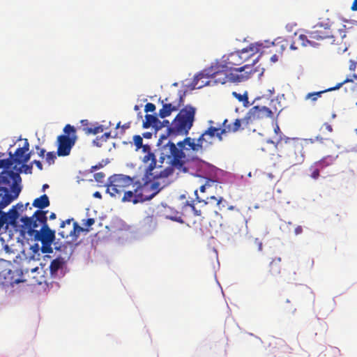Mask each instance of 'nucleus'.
Instances as JSON below:
<instances>
[{
    "label": "nucleus",
    "instance_id": "14",
    "mask_svg": "<svg viewBox=\"0 0 357 357\" xmlns=\"http://www.w3.org/2000/svg\"><path fill=\"white\" fill-rule=\"evenodd\" d=\"M183 97L184 94H180L178 100L172 103L168 102L167 98H165L164 100H162V107L159 110V116L162 119H164L165 117L169 116L172 112H176L178 110L179 108L183 105Z\"/></svg>",
    "mask_w": 357,
    "mask_h": 357
},
{
    "label": "nucleus",
    "instance_id": "30",
    "mask_svg": "<svg viewBox=\"0 0 357 357\" xmlns=\"http://www.w3.org/2000/svg\"><path fill=\"white\" fill-rule=\"evenodd\" d=\"M84 230V229L82 227L79 226L77 222H75L72 229H70L68 231L64 230L60 231L59 232V235L63 238H67L68 236H73L75 235L76 233H77L78 235L81 231Z\"/></svg>",
    "mask_w": 357,
    "mask_h": 357
},
{
    "label": "nucleus",
    "instance_id": "2",
    "mask_svg": "<svg viewBox=\"0 0 357 357\" xmlns=\"http://www.w3.org/2000/svg\"><path fill=\"white\" fill-rule=\"evenodd\" d=\"M196 108L190 105H185L180 109L171 124L168 120L161 122L162 127H167V135H187L193 126L195 120Z\"/></svg>",
    "mask_w": 357,
    "mask_h": 357
},
{
    "label": "nucleus",
    "instance_id": "20",
    "mask_svg": "<svg viewBox=\"0 0 357 357\" xmlns=\"http://www.w3.org/2000/svg\"><path fill=\"white\" fill-rule=\"evenodd\" d=\"M195 195H197V190H195ZM209 199L216 201L217 205H219L221 203V202L223 200V198L222 197H220L219 199H217L215 196H211L210 197H207L206 200H205V199H200L199 197L198 196H197L196 200H197V203L201 204H202L201 206L204 207V209L203 210L197 209V208L195 207V205L190 204V206H191L192 210L193 211L194 214L195 215L202 216L203 215H206L208 213V211H207L206 208H207V206L208 204V199Z\"/></svg>",
    "mask_w": 357,
    "mask_h": 357
},
{
    "label": "nucleus",
    "instance_id": "60",
    "mask_svg": "<svg viewBox=\"0 0 357 357\" xmlns=\"http://www.w3.org/2000/svg\"><path fill=\"white\" fill-rule=\"evenodd\" d=\"M278 60V57L276 54H273L271 57V61L272 62H276Z\"/></svg>",
    "mask_w": 357,
    "mask_h": 357
},
{
    "label": "nucleus",
    "instance_id": "47",
    "mask_svg": "<svg viewBox=\"0 0 357 357\" xmlns=\"http://www.w3.org/2000/svg\"><path fill=\"white\" fill-rule=\"evenodd\" d=\"M11 208H14L15 211H20V212H23L25 211L24 204L22 203H17L16 205L13 206Z\"/></svg>",
    "mask_w": 357,
    "mask_h": 357
},
{
    "label": "nucleus",
    "instance_id": "34",
    "mask_svg": "<svg viewBox=\"0 0 357 357\" xmlns=\"http://www.w3.org/2000/svg\"><path fill=\"white\" fill-rule=\"evenodd\" d=\"M30 250L32 251L31 258L33 260H39L40 257V252H41V247H40L39 244L36 243L32 245Z\"/></svg>",
    "mask_w": 357,
    "mask_h": 357
},
{
    "label": "nucleus",
    "instance_id": "21",
    "mask_svg": "<svg viewBox=\"0 0 357 357\" xmlns=\"http://www.w3.org/2000/svg\"><path fill=\"white\" fill-rule=\"evenodd\" d=\"M208 73V68H206L194 77L192 82L193 89H201L212 82L211 75Z\"/></svg>",
    "mask_w": 357,
    "mask_h": 357
},
{
    "label": "nucleus",
    "instance_id": "49",
    "mask_svg": "<svg viewBox=\"0 0 357 357\" xmlns=\"http://www.w3.org/2000/svg\"><path fill=\"white\" fill-rule=\"evenodd\" d=\"M141 148L142 149V151L144 153H148L149 152H152L151 146L149 144H143Z\"/></svg>",
    "mask_w": 357,
    "mask_h": 357
},
{
    "label": "nucleus",
    "instance_id": "13",
    "mask_svg": "<svg viewBox=\"0 0 357 357\" xmlns=\"http://www.w3.org/2000/svg\"><path fill=\"white\" fill-rule=\"evenodd\" d=\"M177 146L183 149L184 151H192L195 153L202 152L204 148H206L200 137L197 139L186 137L183 141L178 142Z\"/></svg>",
    "mask_w": 357,
    "mask_h": 357
},
{
    "label": "nucleus",
    "instance_id": "25",
    "mask_svg": "<svg viewBox=\"0 0 357 357\" xmlns=\"http://www.w3.org/2000/svg\"><path fill=\"white\" fill-rule=\"evenodd\" d=\"M142 161L144 163L150 162L148 167L146 168L144 176L149 178V176H152V171L156 167V159L153 152H149L145 153L143 157Z\"/></svg>",
    "mask_w": 357,
    "mask_h": 357
},
{
    "label": "nucleus",
    "instance_id": "63",
    "mask_svg": "<svg viewBox=\"0 0 357 357\" xmlns=\"http://www.w3.org/2000/svg\"><path fill=\"white\" fill-rule=\"evenodd\" d=\"M93 196L95 197H97V198H101L102 196H101V194L99 192H96L94 194H93Z\"/></svg>",
    "mask_w": 357,
    "mask_h": 357
},
{
    "label": "nucleus",
    "instance_id": "5",
    "mask_svg": "<svg viewBox=\"0 0 357 357\" xmlns=\"http://www.w3.org/2000/svg\"><path fill=\"white\" fill-rule=\"evenodd\" d=\"M47 211L37 210L31 217H22V224L19 226V231L22 238H26V232H33L39 227L47 225Z\"/></svg>",
    "mask_w": 357,
    "mask_h": 357
},
{
    "label": "nucleus",
    "instance_id": "28",
    "mask_svg": "<svg viewBox=\"0 0 357 357\" xmlns=\"http://www.w3.org/2000/svg\"><path fill=\"white\" fill-rule=\"evenodd\" d=\"M281 261L282 259L280 257H275L271 260L268 266V273L271 275L276 276L280 273Z\"/></svg>",
    "mask_w": 357,
    "mask_h": 357
},
{
    "label": "nucleus",
    "instance_id": "57",
    "mask_svg": "<svg viewBox=\"0 0 357 357\" xmlns=\"http://www.w3.org/2000/svg\"><path fill=\"white\" fill-rule=\"evenodd\" d=\"M351 10L356 11L357 10V0H354L352 6L351 7Z\"/></svg>",
    "mask_w": 357,
    "mask_h": 357
},
{
    "label": "nucleus",
    "instance_id": "50",
    "mask_svg": "<svg viewBox=\"0 0 357 357\" xmlns=\"http://www.w3.org/2000/svg\"><path fill=\"white\" fill-rule=\"evenodd\" d=\"M321 129H325V130H327L328 132H330V133L333 132V128H332V126H331V125H330V124H329V123H325L323 125V126H322Z\"/></svg>",
    "mask_w": 357,
    "mask_h": 357
},
{
    "label": "nucleus",
    "instance_id": "46",
    "mask_svg": "<svg viewBox=\"0 0 357 357\" xmlns=\"http://www.w3.org/2000/svg\"><path fill=\"white\" fill-rule=\"evenodd\" d=\"M155 110V105L153 103L148 102L144 107L145 112H153Z\"/></svg>",
    "mask_w": 357,
    "mask_h": 357
},
{
    "label": "nucleus",
    "instance_id": "44",
    "mask_svg": "<svg viewBox=\"0 0 357 357\" xmlns=\"http://www.w3.org/2000/svg\"><path fill=\"white\" fill-rule=\"evenodd\" d=\"M82 222H83V225L84 227H86L85 230L89 231L90 230L89 227L95 223V220L93 218H89L85 222L83 220Z\"/></svg>",
    "mask_w": 357,
    "mask_h": 357
},
{
    "label": "nucleus",
    "instance_id": "9",
    "mask_svg": "<svg viewBox=\"0 0 357 357\" xmlns=\"http://www.w3.org/2000/svg\"><path fill=\"white\" fill-rule=\"evenodd\" d=\"M23 271L17 266H12L0 272V282L6 287H13L15 284L25 282Z\"/></svg>",
    "mask_w": 357,
    "mask_h": 357
},
{
    "label": "nucleus",
    "instance_id": "16",
    "mask_svg": "<svg viewBox=\"0 0 357 357\" xmlns=\"http://www.w3.org/2000/svg\"><path fill=\"white\" fill-rule=\"evenodd\" d=\"M66 262L65 259L61 257H58L51 261L50 273L52 278H60L64 275L63 269Z\"/></svg>",
    "mask_w": 357,
    "mask_h": 357
},
{
    "label": "nucleus",
    "instance_id": "11",
    "mask_svg": "<svg viewBox=\"0 0 357 357\" xmlns=\"http://www.w3.org/2000/svg\"><path fill=\"white\" fill-rule=\"evenodd\" d=\"M209 127L199 136L204 142L205 147L212 144V139L216 137L220 142L223 140V134L221 132V128L214 126V121L210 120L208 121Z\"/></svg>",
    "mask_w": 357,
    "mask_h": 357
},
{
    "label": "nucleus",
    "instance_id": "35",
    "mask_svg": "<svg viewBox=\"0 0 357 357\" xmlns=\"http://www.w3.org/2000/svg\"><path fill=\"white\" fill-rule=\"evenodd\" d=\"M10 157L6 159L0 160V169L4 168L6 170H8V169L10 168V167L13 165L12 160V153H9Z\"/></svg>",
    "mask_w": 357,
    "mask_h": 357
},
{
    "label": "nucleus",
    "instance_id": "61",
    "mask_svg": "<svg viewBox=\"0 0 357 357\" xmlns=\"http://www.w3.org/2000/svg\"><path fill=\"white\" fill-rule=\"evenodd\" d=\"M122 129L125 130V129H128L130 128V123H125L123 124L122 126H121Z\"/></svg>",
    "mask_w": 357,
    "mask_h": 357
},
{
    "label": "nucleus",
    "instance_id": "23",
    "mask_svg": "<svg viewBox=\"0 0 357 357\" xmlns=\"http://www.w3.org/2000/svg\"><path fill=\"white\" fill-rule=\"evenodd\" d=\"M133 187H135L133 190H126L123 193V197L121 198L122 202H130L134 204L142 203L143 195L138 192L137 185H133Z\"/></svg>",
    "mask_w": 357,
    "mask_h": 357
},
{
    "label": "nucleus",
    "instance_id": "32",
    "mask_svg": "<svg viewBox=\"0 0 357 357\" xmlns=\"http://www.w3.org/2000/svg\"><path fill=\"white\" fill-rule=\"evenodd\" d=\"M311 38L309 37V34L307 33V35L301 34L298 36V40L301 43V45L303 47L312 46L315 47L318 45V43H316L314 40L313 41L310 40Z\"/></svg>",
    "mask_w": 357,
    "mask_h": 357
},
{
    "label": "nucleus",
    "instance_id": "38",
    "mask_svg": "<svg viewBox=\"0 0 357 357\" xmlns=\"http://www.w3.org/2000/svg\"><path fill=\"white\" fill-rule=\"evenodd\" d=\"M149 185L150 186V188L152 189V192L154 193V197L163 188V187L160 185V183L157 181H154L153 182L149 181Z\"/></svg>",
    "mask_w": 357,
    "mask_h": 357
},
{
    "label": "nucleus",
    "instance_id": "15",
    "mask_svg": "<svg viewBox=\"0 0 357 357\" xmlns=\"http://www.w3.org/2000/svg\"><path fill=\"white\" fill-rule=\"evenodd\" d=\"M309 37L311 38V41L313 40L317 43V41L322 40L326 38H332L333 36L332 31L328 26H324L322 25H317L314 26V29L308 31Z\"/></svg>",
    "mask_w": 357,
    "mask_h": 357
},
{
    "label": "nucleus",
    "instance_id": "24",
    "mask_svg": "<svg viewBox=\"0 0 357 357\" xmlns=\"http://www.w3.org/2000/svg\"><path fill=\"white\" fill-rule=\"evenodd\" d=\"M29 150V143L26 139L24 140V143L22 147L17 148L14 154H12L13 163L15 165H20L23 163V158L25 153Z\"/></svg>",
    "mask_w": 357,
    "mask_h": 357
},
{
    "label": "nucleus",
    "instance_id": "40",
    "mask_svg": "<svg viewBox=\"0 0 357 357\" xmlns=\"http://www.w3.org/2000/svg\"><path fill=\"white\" fill-rule=\"evenodd\" d=\"M134 144L136 147L135 150L138 151L143 145V139L140 135H135L133 137Z\"/></svg>",
    "mask_w": 357,
    "mask_h": 357
},
{
    "label": "nucleus",
    "instance_id": "64",
    "mask_svg": "<svg viewBox=\"0 0 357 357\" xmlns=\"http://www.w3.org/2000/svg\"><path fill=\"white\" fill-rule=\"evenodd\" d=\"M290 49L291 50H295L297 49V47L295 46V43H292L290 44Z\"/></svg>",
    "mask_w": 357,
    "mask_h": 357
},
{
    "label": "nucleus",
    "instance_id": "56",
    "mask_svg": "<svg viewBox=\"0 0 357 357\" xmlns=\"http://www.w3.org/2000/svg\"><path fill=\"white\" fill-rule=\"evenodd\" d=\"M102 167V165L101 164H99V165H94V166H92L91 167V172H93L94 171L100 169V167Z\"/></svg>",
    "mask_w": 357,
    "mask_h": 357
},
{
    "label": "nucleus",
    "instance_id": "53",
    "mask_svg": "<svg viewBox=\"0 0 357 357\" xmlns=\"http://www.w3.org/2000/svg\"><path fill=\"white\" fill-rule=\"evenodd\" d=\"M31 153L26 152L24 154V157L23 158V163H26L31 158Z\"/></svg>",
    "mask_w": 357,
    "mask_h": 357
},
{
    "label": "nucleus",
    "instance_id": "42",
    "mask_svg": "<svg viewBox=\"0 0 357 357\" xmlns=\"http://www.w3.org/2000/svg\"><path fill=\"white\" fill-rule=\"evenodd\" d=\"M232 95H233L234 97H235L240 102L247 101L248 100L247 93H245L244 94H241V93H238L236 91H234V92H232Z\"/></svg>",
    "mask_w": 357,
    "mask_h": 357
},
{
    "label": "nucleus",
    "instance_id": "36",
    "mask_svg": "<svg viewBox=\"0 0 357 357\" xmlns=\"http://www.w3.org/2000/svg\"><path fill=\"white\" fill-rule=\"evenodd\" d=\"M173 169L172 167H168L163 170H161L159 172L156 173V175L154 176V178H167L169 176L172 174Z\"/></svg>",
    "mask_w": 357,
    "mask_h": 357
},
{
    "label": "nucleus",
    "instance_id": "17",
    "mask_svg": "<svg viewBox=\"0 0 357 357\" xmlns=\"http://www.w3.org/2000/svg\"><path fill=\"white\" fill-rule=\"evenodd\" d=\"M221 62L226 66V68H228L230 71L238 70L239 68H236V66L243 64L241 54H239L238 51L229 54L226 58L223 56V60Z\"/></svg>",
    "mask_w": 357,
    "mask_h": 357
},
{
    "label": "nucleus",
    "instance_id": "37",
    "mask_svg": "<svg viewBox=\"0 0 357 357\" xmlns=\"http://www.w3.org/2000/svg\"><path fill=\"white\" fill-rule=\"evenodd\" d=\"M83 130L85 131L86 134H98L99 132H102L103 131V126H97L94 127H90V128H84Z\"/></svg>",
    "mask_w": 357,
    "mask_h": 357
},
{
    "label": "nucleus",
    "instance_id": "12",
    "mask_svg": "<svg viewBox=\"0 0 357 357\" xmlns=\"http://www.w3.org/2000/svg\"><path fill=\"white\" fill-rule=\"evenodd\" d=\"M334 161L335 158L333 156L328 155L314 162L308 169L309 176L314 180L318 179L320 176V172L326 167L332 165Z\"/></svg>",
    "mask_w": 357,
    "mask_h": 357
},
{
    "label": "nucleus",
    "instance_id": "39",
    "mask_svg": "<svg viewBox=\"0 0 357 357\" xmlns=\"http://www.w3.org/2000/svg\"><path fill=\"white\" fill-rule=\"evenodd\" d=\"M250 247L251 248H256L257 250L260 252L262 250V242L259 238H256L250 242Z\"/></svg>",
    "mask_w": 357,
    "mask_h": 357
},
{
    "label": "nucleus",
    "instance_id": "43",
    "mask_svg": "<svg viewBox=\"0 0 357 357\" xmlns=\"http://www.w3.org/2000/svg\"><path fill=\"white\" fill-rule=\"evenodd\" d=\"M214 183H215V181L211 180V179H208L204 185L200 186V188H199L200 191L202 192H204L206 191V188H210L211 186V185L213 184Z\"/></svg>",
    "mask_w": 357,
    "mask_h": 357
},
{
    "label": "nucleus",
    "instance_id": "7",
    "mask_svg": "<svg viewBox=\"0 0 357 357\" xmlns=\"http://www.w3.org/2000/svg\"><path fill=\"white\" fill-rule=\"evenodd\" d=\"M135 176L130 177L124 174H114L109 178L107 192L112 197H120L127 188L131 185H135Z\"/></svg>",
    "mask_w": 357,
    "mask_h": 357
},
{
    "label": "nucleus",
    "instance_id": "27",
    "mask_svg": "<svg viewBox=\"0 0 357 357\" xmlns=\"http://www.w3.org/2000/svg\"><path fill=\"white\" fill-rule=\"evenodd\" d=\"M150 127H153L155 130H158L162 128L161 121L155 116L146 114L145 120L143 122V128H149Z\"/></svg>",
    "mask_w": 357,
    "mask_h": 357
},
{
    "label": "nucleus",
    "instance_id": "10",
    "mask_svg": "<svg viewBox=\"0 0 357 357\" xmlns=\"http://www.w3.org/2000/svg\"><path fill=\"white\" fill-rule=\"evenodd\" d=\"M274 112L265 106H254L242 119L243 125L248 126L255 121L265 118H273Z\"/></svg>",
    "mask_w": 357,
    "mask_h": 357
},
{
    "label": "nucleus",
    "instance_id": "8",
    "mask_svg": "<svg viewBox=\"0 0 357 357\" xmlns=\"http://www.w3.org/2000/svg\"><path fill=\"white\" fill-rule=\"evenodd\" d=\"M21 167H17V165H15L13 167V169L16 170V172H14L13 170H3L0 174V186L1 187H6L7 190H11V185L13 181L15 179V176L18 175L20 181L18 183V186L22 188L20 184L22 182V178L20 176V173L23 172L24 174H31L32 173V169L33 165L32 164L26 165V163H22Z\"/></svg>",
    "mask_w": 357,
    "mask_h": 357
},
{
    "label": "nucleus",
    "instance_id": "55",
    "mask_svg": "<svg viewBox=\"0 0 357 357\" xmlns=\"http://www.w3.org/2000/svg\"><path fill=\"white\" fill-rule=\"evenodd\" d=\"M302 232H303V228H302L301 226H298L297 227H296V229H295V234L296 235L300 234Z\"/></svg>",
    "mask_w": 357,
    "mask_h": 357
},
{
    "label": "nucleus",
    "instance_id": "33",
    "mask_svg": "<svg viewBox=\"0 0 357 357\" xmlns=\"http://www.w3.org/2000/svg\"><path fill=\"white\" fill-rule=\"evenodd\" d=\"M111 137L110 132H105L100 137H97L93 142V144L98 147L102 146L103 143L107 142V139Z\"/></svg>",
    "mask_w": 357,
    "mask_h": 357
},
{
    "label": "nucleus",
    "instance_id": "41",
    "mask_svg": "<svg viewBox=\"0 0 357 357\" xmlns=\"http://www.w3.org/2000/svg\"><path fill=\"white\" fill-rule=\"evenodd\" d=\"M56 158V153L53 151L48 152L46 154V161L49 165L54 164Z\"/></svg>",
    "mask_w": 357,
    "mask_h": 357
},
{
    "label": "nucleus",
    "instance_id": "19",
    "mask_svg": "<svg viewBox=\"0 0 357 357\" xmlns=\"http://www.w3.org/2000/svg\"><path fill=\"white\" fill-rule=\"evenodd\" d=\"M148 178H143V182L136 180L135 185H137L138 192L143 195L142 202L150 200L154 197V193L152 192V189L149 185Z\"/></svg>",
    "mask_w": 357,
    "mask_h": 357
},
{
    "label": "nucleus",
    "instance_id": "3",
    "mask_svg": "<svg viewBox=\"0 0 357 357\" xmlns=\"http://www.w3.org/2000/svg\"><path fill=\"white\" fill-rule=\"evenodd\" d=\"M162 156L160 158L165 160V158L170 160L172 166L181 172H187L188 168L185 167L186 155L183 149L177 147L174 142L169 141L162 147Z\"/></svg>",
    "mask_w": 357,
    "mask_h": 357
},
{
    "label": "nucleus",
    "instance_id": "22",
    "mask_svg": "<svg viewBox=\"0 0 357 357\" xmlns=\"http://www.w3.org/2000/svg\"><path fill=\"white\" fill-rule=\"evenodd\" d=\"M243 124L242 119H236L234 122H229L227 119L223 120L221 125V132L223 135L227 133H235L243 128L241 126Z\"/></svg>",
    "mask_w": 357,
    "mask_h": 357
},
{
    "label": "nucleus",
    "instance_id": "31",
    "mask_svg": "<svg viewBox=\"0 0 357 357\" xmlns=\"http://www.w3.org/2000/svg\"><path fill=\"white\" fill-rule=\"evenodd\" d=\"M50 204L49 197L47 195L44 194L40 197L34 199L32 205L33 206L38 208V210H43V208L49 206Z\"/></svg>",
    "mask_w": 357,
    "mask_h": 357
},
{
    "label": "nucleus",
    "instance_id": "59",
    "mask_svg": "<svg viewBox=\"0 0 357 357\" xmlns=\"http://www.w3.org/2000/svg\"><path fill=\"white\" fill-rule=\"evenodd\" d=\"M151 136H152V133H151L149 132H146L143 133V137L144 138L149 139V138H151Z\"/></svg>",
    "mask_w": 357,
    "mask_h": 357
},
{
    "label": "nucleus",
    "instance_id": "52",
    "mask_svg": "<svg viewBox=\"0 0 357 357\" xmlns=\"http://www.w3.org/2000/svg\"><path fill=\"white\" fill-rule=\"evenodd\" d=\"M31 164L32 165L34 164L38 168V169H43V165L40 161L35 160L33 162H31Z\"/></svg>",
    "mask_w": 357,
    "mask_h": 357
},
{
    "label": "nucleus",
    "instance_id": "26",
    "mask_svg": "<svg viewBox=\"0 0 357 357\" xmlns=\"http://www.w3.org/2000/svg\"><path fill=\"white\" fill-rule=\"evenodd\" d=\"M259 45L251 44L248 47L243 48V50L238 51L239 54H241L242 63H245L251 57L255 56L257 53H258L259 51Z\"/></svg>",
    "mask_w": 357,
    "mask_h": 357
},
{
    "label": "nucleus",
    "instance_id": "48",
    "mask_svg": "<svg viewBox=\"0 0 357 357\" xmlns=\"http://www.w3.org/2000/svg\"><path fill=\"white\" fill-rule=\"evenodd\" d=\"M36 149L38 150V154L40 157L43 158L45 156V150L40 148L39 146H36Z\"/></svg>",
    "mask_w": 357,
    "mask_h": 357
},
{
    "label": "nucleus",
    "instance_id": "51",
    "mask_svg": "<svg viewBox=\"0 0 357 357\" xmlns=\"http://www.w3.org/2000/svg\"><path fill=\"white\" fill-rule=\"evenodd\" d=\"M73 220V219H67L65 221H62L61 225H60V227L61 228H64L66 227V225H68L70 226L71 222Z\"/></svg>",
    "mask_w": 357,
    "mask_h": 357
},
{
    "label": "nucleus",
    "instance_id": "54",
    "mask_svg": "<svg viewBox=\"0 0 357 357\" xmlns=\"http://www.w3.org/2000/svg\"><path fill=\"white\" fill-rule=\"evenodd\" d=\"M356 67V63L354 61H350L349 70H354Z\"/></svg>",
    "mask_w": 357,
    "mask_h": 357
},
{
    "label": "nucleus",
    "instance_id": "1",
    "mask_svg": "<svg viewBox=\"0 0 357 357\" xmlns=\"http://www.w3.org/2000/svg\"><path fill=\"white\" fill-rule=\"evenodd\" d=\"M259 56L254 59L251 64H245L238 70L230 71L222 62H215L208 68V73L211 75L212 82L224 84L227 82L238 83L248 79L251 75L257 71L255 65Z\"/></svg>",
    "mask_w": 357,
    "mask_h": 357
},
{
    "label": "nucleus",
    "instance_id": "29",
    "mask_svg": "<svg viewBox=\"0 0 357 357\" xmlns=\"http://www.w3.org/2000/svg\"><path fill=\"white\" fill-rule=\"evenodd\" d=\"M291 149L296 155L295 164L301 163L304 160L303 153V146L301 142H294L291 146Z\"/></svg>",
    "mask_w": 357,
    "mask_h": 357
},
{
    "label": "nucleus",
    "instance_id": "6",
    "mask_svg": "<svg viewBox=\"0 0 357 357\" xmlns=\"http://www.w3.org/2000/svg\"><path fill=\"white\" fill-rule=\"evenodd\" d=\"M63 132L64 135H61L57 137L56 154L59 157L70 155L71 149L77 139L76 129L74 126L67 124L63 128Z\"/></svg>",
    "mask_w": 357,
    "mask_h": 357
},
{
    "label": "nucleus",
    "instance_id": "58",
    "mask_svg": "<svg viewBox=\"0 0 357 357\" xmlns=\"http://www.w3.org/2000/svg\"><path fill=\"white\" fill-rule=\"evenodd\" d=\"M81 123L84 126V128H89L88 126L89 123L88 120H82Z\"/></svg>",
    "mask_w": 357,
    "mask_h": 357
},
{
    "label": "nucleus",
    "instance_id": "62",
    "mask_svg": "<svg viewBox=\"0 0 357 357\" xmlns=\"http://www.w3.org/2000/svg\"><path fill=\"white\" fill-rule=\"evenodd\" d=\"M56 214L54 213H52L50 215V217L49 218L50 220H54L56 219Z\"/></svg>",
    "mask_w": 357,
    "mask_h": 357
},
{
    "label": "nucleus",
    "instance_id": "18",
    "mask_svg": "<svg viewBox=\"0 0 357 357\" xmlns=\"http://www.w3.org/2000/svg\"><path fill=\"white\" fill-rule=\"evenodd\" d=\"M354 79H356L357 80V75H352V78L350 77H347L345 79H344L342 82L338 83L335 86H333V87H331L329 89H325L324 91H317V92H312V93H308L305 97V100H308V99H310L312 102H315L317 100V99L319 98H320L321 96V95L325 93V92H327V91H333V90H336V89H340L343 84H346V83H348V82H354Z\"/></svg>",
    "mask_w": 357,
    "mask_h": 357
},
{
    "label": "nucleus",
    "instance_id": "45",
    "mask_svg": "<svg viewBox=\"0 0 357 357\" xmlns=\"http://www.w3.org/2000/svg\"><path fill=\"white\" fill-rule=\"evenodd\" d=\"M93 177L97 182L102 183L105 177V174L103 172H98L94 174Z\"/></svg>",
    "mask_w": 357,
    "mask_h": 357
},
{
    "label": "nucleus",
    "instance_id": "4",
    "mask_svg": "<svg viewBox=\"0 0 357 357\" xmlns=\"http://www.w3.org/2000/svg\"><path fill=\"white\" fill-rule=\"evenodd\" d=\"M26 239L40 241L42 243L41 252L52 253V243L55 240V231L51 229L48 225L41 227L39 230H33V232H26Z\"/></svg>",
    "mask_w": 357,
    "mask_h": 357
}]
</instances>
